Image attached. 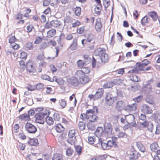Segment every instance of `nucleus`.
Instances as JSON below:
<instances>
[{
	"label": "nucleus",
	"mask_w": 160,
	"mask_h": 160,
	"mask_svg": "<svg viewBox=\"0 0 160 160\" xmlns=\"http://www.w3.org/2000/svg\"><path fill=\"white\" fill-rule=\"evenodd\" d=\"M24 9L23 14L20 12H19L14 15V19L15 20H19L17 22V25L23 24L24 23V20L22 19L23 17L28 18H30V16L29 14L31 12V10L26 7L24 8Z\"/></svg>",
	"instance_id": "nucleus-2"
},
{
	"label": "nucleus",
	"mask_w": 160,
	"mask_h": 160,
	"mask_svg": "<svg viewBox=\"0 0 160 160\" xmlns=\"http://www.w3.org/2000/svg\"><path fill=\"white\" fill-rule=\"evenodd\" d=\"M112 128L111 124H108L105 128L104 131V136L108 137L112 134Z\"/></svg>",
	"instance_id": "nucleus-13"
},
{
	"label": "nucleus",
	"mask_w": 160,
	"mask_h": 160,
	"mask_svg": "<svg viewBox=\"0 0 160 160\" xmlns=\"http://www.w3.org/2000/svg\"><path fill=\"white\" fill-rule=\"evenodd\" d=\"M55 81L57 82L60 85H63L65 83V81L62 78L60 77H57L55 76Z\"/></svg>",
	"instance_id": "nucleus-28"
},
{
	"label": "nucleus",
	"mask_w": 160,
	"mask_h": 160,
	"mask_svg": "<svg viewBox=\"0 0 160 160\" xmlns=\"http://www.w3.org/2000/svg\"><path fill=\"white\" fill-rule=\"evenodd\" d=\"M35 85H32L31 84H28L27 87V88L31 91H33L36 90Z\"/></svg>",
	"instance_id": "nucleus-53"
},
{
	"label": "nucleus",
	"mask_w": 160,
	"mask_h": 160,
	"mask_svg": "<svg viewBox=\"0 0 160 160\" xmlns=\"http://www.w3.org/2000/svg\"><path fill=\"white\" fill-rule=\"evenodd\" d=\"M67 141L71 145H75L77 141L76 137H68Z\"/></svg>",
	"instance_id": "nucleus-25"
},
{
	"label": "nucleus",
	"mask_w": 160,
	"mask_h": 160,
	"mask_svg": "<svg viewBox=\"0 0 160 160\" xmlns=\"http://www.w3.org/2000/svg\"><path fill=\"white\" fill-rule=\"evenodd\" d=\"M98 113L97 107L94 106L92 109L87 110L85 113L81 114L80 118L83 120L86 119L91 122H96L98 120V117L97 115Z\"/></svg>",
	"instance_id": "nucleus-1"
},
{
	"label": "nucleus",
	"mask_w": 160,
	"mask_h": 160,
	"mask_svg": "<svg viewBox=\"0 0 160 160\" xmlns=\"http://www.w3.org/2000/svg\"><path fill=\"white\" fill-rule=\"evenodd\" d=\"M53 119L55 121H59L60 119V115L57 112H55L54 113L53 116Z\"/></svg>",
	"instance_id": "nucleus-45"
},
{
	"label": "nucleus",
	"mask_w": 160,
	"mask_h": 160,
	"mask_svg": "<svg viewBox=\"0 0 160 160\" xmlns=\"http://www.w3.org/2000/svg\"><path fill=\"white\" fill-rule=\"evenodd\" d=\"M17 39L16 38L15 36L11 37L9 40V42L10 43L11 45L17 41Z\"/></svg>",
	"instance_id": "nucleus-54"
},
{
	"label": "nucleus",
	"mask_w": 160,
	"mask_h": 160,
	"mask_svg": "<svg viewBox=\"0 0 160 160\" xmlns=\"http://www.w3.org/2000/svg\"><path fill=\"white\" fill-rule=\"evenodd\" d=\"M76 152L79 155H80L82 152V148L81 146L77 145L75 148Z\"/></svg>",
	"instance_id": "nucleus-44"
},
{
	"label": "nucleus",
	"mask_w": 160,
	"mask_h": 160,
	"mask_svg": "<svg viewBox=\"0 0 160 160\" xmlns=\"http://www.w3.org/2000/svg\"><path fill=\"white\" fill-rule=\"evenodd\" d=\"M105 51V48H98L95 51L96 55H101L100 59L102 63H106L109 61V56L108 54L104 52Z\"/></svg>",
	"instance_id": "nucleus-3"
},
{
	"label": "nucleus",
	"mask_w": 160,
	"mask_h": 160,
	"mask_svg": "<svg viewBox=\"0 0 160 160\" xmlns=\"http://www.w3.org/2000/svg\"><path fill=\"white\" fill-rule=\"evenodd\" d=\"M141 109V111L146 114H151L152 112V110L148 105L144 104L143 105Z\"/></svg>",
	"instance_id": "nucleus-10"
},
{
	"label": "nucleus",
	"mask_w": 160,
	"mask_h": 160,
	"mask_svg": "<svg viewBox=\"0 0 160 160\" xmlns=\"http://www.w3.org/2000/svg\"><path fill=\"white\" fill-rule=\"evenodd\" d=\"M28 143L32 146H37L39 144L38 140L36 138L29 139Z\"/></svg>",
	"instance_id": "nucleus-22"
},
{
	"label": "nucleus",
	"mask_w": 160,
	"mask_h": 160,
	"mask_svg": "<svg viewBox=\"0 0 160 160\" xmlns=\"http://www.w3.org/2000/svg\"><path fill=\"white\" fill-rule=\"evenodd\" d=\"M95 134L98 138L104 136V131L103 128L100 127H98L95 132Z\"/></svg>",
	"instance_id": "nucleus-14"
},
{
	"label": "nucleus",
	"mask_w": 160,
	"mask_h": 160,
	"mask_svg": "<svg viewBox=\"0 0 160 160\" xmlns=\"http://www.w3.org/2000/svg\"><path fill=\"white\" fill-rule=\"evenodd\" d=\"M47 47V44L46 42H42L40 45L39 48L40 49H43Z\"/></svg>",
	"instance_id": "nucleus-59"
},
{
	"label": "nucleus",
	"mask_w": 160,
	"mask_h": 160,
	"mask_svg": "<svg viewBox=\"0 0 160 160\" xmlns=\"http://www.w3.org/2000/svg\"><path fill=\"white\" fill-rule=\"evenodd\" d=\"M99 6L98 7L97 6L94 8L95 13L98 15L100 14L101 11V7H102V5H101V6Z\"/></svg>",
	"instance_id": "nucleus-46"
},
{
	"label": "nucleus",
	"mask_w": 160,
	"mask_h": 160,
	"mask_svg": "<svg viewBox=\"0 0 160 160\" xmlns=\"http://www.w3.org/2000/svg\"><path fill=\"white\" fill-rule=\"evenodd\" d=\"M74 152V150L71 147H68L66 150V155L68 156H71L73 155Z\"/></svg>",
	"instance_id": "nucleus-33"
},
{
	"label": "nucleus",
	"mask_w": 160,
	"mask_h": 160,
	"mask_svg": "<svg viewBox=\"0 0 160 160\" xmlns=\"http://www.w3.org/2000/svg\"><path fill=\"white\" fill-rule=\"evenodd\" d=\"M20 58L24 60L26 59L27 58V53L24 52H22L20 54Z\"/></svg>",
	"instance_id": "nucleus-50"
},
{
	"label": "nucleus",
	"mask_w": 160,
	"mask_h": 160,
	"mask_svg": "<svg viewBox=\"0 0 160 160\" xmlns=\"http://www.w3.org/2000/svg\"><path fill=\"white\" fill-rule=\"evenodd\" d=\"M48 44L49 46L55 47L57 45V42L55 40H51L48 42Z\"/></svg>",
	"instance_id": "nucleus-60"
},
{
	"label": "nucleus",
	"mask_w": 160,
	"mask_h": 160,
	"mask_svg": "<svg viewBox=\"0 0 160 160\" xmlns=\"http://www.w3.org/2000/svg\"><path fill=\"white\" fill-rule=\"evenodd\" d=\"M45 121L46 123L49 125H51L54 123L53 118L51 117L47 116L46 117Z\"/></svg>",
	"instance_id": "nucleus-30"
},
{
	"label": "nucleus",
	"mask_w": 160,
	"mask_h": 160,
	"mask_svg": "<svg viewBox=\"0 0 160 160\" xmlns=\"http://www.w3.org/2000/svg\"><path fill=\"white\" fill-rule=\"evenodd\" d=\"M82 72V70H77L75 73L74 76L75 77L79 80L84 75Z\"/></svg>",
	"instance_id": "nucleus-29"
},
{
	"label": "nucleus",
	"mask_w": 160,
	"mask_h": 160,
	"mask_svg": "<svg viewBox=\"0 0 160 160\" xmlns=\"http://www.w3.org/2000/svg\"><path fill=\"white\" fill-rule=\"evenodd\" d=\"M145 67L141 62H138L136 64L135 69L138 73L139 72L144 70Z\"/></svg>",
	"instance_id": "nucleus-17"
},
{
	"label": "nucleus",
	"mask_w": 160,
	"mask_h": 160,
	"mask_svg": "<svg viewBox=\"0 0 160 160\" xmlns=\"http://www.w3.org/2000/svg\"><path fill=\"white\" fill-rule=\"evenodd\" d=\"M33 48V45L32 42H27L25 45V48L26 50H32Z\"/></svg>",
	"instance_id": "nucleus-42"
},
{
	"label": "nucleus",
	"mask_w": 160,
	"mask_h": 160,
	"mask_svg": "<svg viewBox=\"0 0 160 160\" xmlns=\"http://www.w3.org/2000/svg\"><path fill=\"white\" fill-rule=\"evenodd\" d=\"M74 12L76 16H79L81 14V8L79 7H77L74 8Z\"/></svg>",
	"instance_id": "nucleus-40"
},
{
	"label": "nucleus",
	"mask_w": 160,
	"mask_h": 160,
	"mask_svg": "<svg viewBox=\"0 0 160 160\" xmlns=\"http://www.w3.org/2000/svg\"><path fill=\"white\" fill-rule=\"evenodd\" d=\"M11 47L14 50H17L19 49L20 46L18 44L13 43L11 45Z\"/></svg>",
	"instance_id": "nucleus-61"
},
{
	"label": "nucleus",
	"mask_w": 160,
	"mask_h": 160,
	"mask_svg": "<svg viewBox=\"0 0 160 160\" xmlns=\"http://www.w3.org/2000/svg\"><path fill=\"white\" fill-rule=\"evenodd\" d=\"M36 90H40L43 89L44 87V85L41 83H40L35 85Z\"/></svg>",
	"instance_id": "nucleus-52"
},
{
	"label": "nucleus",
	"mask_w": 160,
	"mask_h": 160,
	"mask_svg": "<svg viewBox=\"0 0 160 160\" xmlns=\"http://www.w3.org/2000/svg\"><path fill=\"white\" fill-rule=\"evenodd\" d=\"M19 119L22 121H30L31 120L29 115H28L26 114H23L20 115L19 116Z\"/></svg>",
	"instance_id": "nucleus-23"
},
{
	"label": "nucleus",
	"mask_w": 160,
	"mask_h": 160,
	"mask_svg": "<svg viewBox=\"0 0 160 160\" xmlns=\"http://www.w3.org/2000/svg\"><path fill=\"white\" fill-rule=\"evenodd\" d=\"M107 156L106 155H99L98 160H106Z\"/></svg>",
	"instance_id": "nucleus-64"
},
{
	"label": "nucleus",
	"mask_w": 160,
	"mask_h": 160,
	"mask_svg": "<svg viewBox=\"0 0 160 160\" xmlns=\"http://www.w3.org/2000/svg\"><path fill=\"white\" fill-rule=\"evenodd\" d=\"M36 111L38 112H41L42 114L45 117L46 116H48L51 113L50 110L48 109H43L42 107L37 108L36 109Z\"/></svg>",
	"instance_id": "nucleus-7"
},
{
	"label": "nucleus",
	"mask_w": 160,
	"mask_h": 160,
	"mask_svg": "<svg viewBox=\"0 0 160 160\" xmlns=\"http://www.w3.org/2000/svg\"><path fill=\"white\" fill-rule=\"evenodd\" d=\"M77 64L78 67L81 69H82L83 67L86 65L85 62H83L81 60H78L77 62Z\"/></svg>",
	"instance_id": "nucleus-34"
},
{
	"label": "nucleus",
	"mask_w": 160,
	"mask_h": 160,
	"mask_svg": "<svg viewBox=\"0 0 160 160\" xmlns=\"http://www.w3.org/2000/svg\"><path fill=\"white\" fill-rule=\"evenodd\" d=\"M138 148L142 152H144L146 151V149L144 146L142 144L139 145L138 146Z\"/></svg>",
	"instance_id": "nucleus-63"
},
{
	"label": "nucleus",
	"mask_w": 160,
	"mask_h": 160,
	"mask_svg": "<svg viewBox=\"0 0 160 160\" xmlns=\"http://www.w3.org/2000/svg\"><path fill=\"white\" fill-rule=\"evenodd\" d=\"M125 120L128 124H126L124 126V128L126 129L131 127L137 126V124L134 121L135 118L133 115L129 114L125 115Z\"/></svg>",
	"instance_id": "nucleus-4"
},
{
	"label": "nucleus",
	"mask_w": 160,
	"mask_h": 160,
	"mask_svg": "<svg viewBox=\"0 0 160 160\" xmlns=\"http://www.w3.org/2000/svg\"><path fill=\"white\" fill-rule=\"evenodd\" d=\"M25 128L29 133H35L37 130L36 128L34 125L28 122L26 123Z\"/></svg>",
	"instance_id": "nucleus-5"
},
{
	"label": "nucleus",
	"mask_w": 160,
	"mask_h": 160,
	"mask_svg": "<svg viewBox=\"0 0 160 160\" xmlns=\"http://www.w3.org/2000/svg\"><path fill=\"white\" fill-rule=\"evenodd\" d=\"M51 24V21L49 22L48 21L44 25V28L47 29H48L51 28L52 27Z\"/></svg>",
	"instance_id": "nucleus-55"
},
{
	"label": "nucleus",
	"mask_w": 160,
	"mask_h": 160,
	"mask_svg": "<svg viewBox=\"0 0 160 160\" xmlns=\"http://www.w3.org/2000/svg\"><path fill=\"white\" fill-rule=\"evenodd\" d=\"M68 82L71 86H78L80 84L79 80L76 77H72L68 80Z\"/></svg>",
	"instance_id": "nucleus-9"
},
{
	"label": "nucleus",
	"mask_w": 160,
	"mask_h": 160,
	"mask_svg": "<svg viewBox=\"0 0 160 160\" xmlns=\"http://www.w3.org/2000/svg\"><path fill=\"white\" fill-rule=\"evenodd\" d=\"M102 27V24L101 19L100 18L97 19L95 26V28L96 31L97 32H100L101 31Z\"/></svg>",
	"instance_id": "nucleus-8"
},
{
	"label": "nucleus",
	"mask_w": 160,
	"mask_h": 160,
	"mask_svg": "<svg viewBox=\"0 0 160 160\" xmlns=\"http://www.w3.org/2000/svg\"><path fill=\"white\" fill-rule=\"evenodd\" d=\"M140 157V154L136 151H132L130 155L129 159L131 160H136Z\"/></svg>",
	"instance_id": "nucleus-15"
},
{
	"label": "nucleus",
	"mask_w": 160,
	"mask_h": 160,
	"mask_svg": "<svg viewBox=\"0 0 160 160\" xmlns=\"http://www.w3.org/2000/svg\"><path fill=\"white\" fill-rule=\"evenodd\" d=\"M82 69L80 70H82V72L84 75L88 74L90 72V69L88 67H84Z\"/></svg>",
	"instance_id": "nucleus-43"
},
{
	"label": "nucleus",
	"mask_w": 160,
	"mask_h": 160,
	"mask_svg": "<svg viewBox=\"0 0 160 160\" xmlns=\"http://www.w3.org/2000/svg\"><path fill=\"white\" fill-rule=\"evenodd\" d=\"M148 14L150 16L154 21L157 20L158 18V15L156 12L153 11L148 12Z\"/></svg>",
	"instance_id": "nucleus-18"
},
{
	"label": "nucleus",
	"mask_w": 160,
	"mask_h": 160,
	"mask_svg": "<svg viewBox=\"0 0 160 160\" xmlns=\"http://www.w3.org/2000/svg\"><path fill=\"white\" fill-rule=\"evenodd\" d=\"M95 142L94 138L93 137L90 136L88 138V142L90 144H92L94 143Z\"/></svg>",
	"instance_id": "nucleus-62"
},
{
	"label": "nucleus",
	"mask_w": 160,
	"mask_h": 160,
	"mask_svg": "<svg viewBox=\"0 0 160 160\" xmlns=\"http://www.w3.org/2000/svg\"><path fill=\"white\" fill-rule=\"evenodd\" d=\"M51 21L52 27L54 28L57 27L60 25V22L57 20H52Z\"/></svg>",
	"instance_id": "nucleus-37"
},
{
	"label": "nucleus",
	"mask_w": 160,
	"mask_h": 160,
	"mask_svg": "<svg viewBox=\"0 0 160 160\" xmlns=\"http://www.w3.org/2000/svg\"><path fill=\"white\" fill-rule=\"evenodd\" d=\"M103 93L104 90L102 88H99L95 94L97 100L101 98L103 96Z\"/></svg>",
	"instance_id": "nucleus-21"
},
{
	"label": "nucleus",
	"mask_w": 160,
	"mask_h": 160,
	"mask_svg": "<svg viewBox=\"0 0 160 160\" xmlns=\"http://www.w3.org/2000/svg\"><path fill=\"white\" fill-rule=\"evenodd\" d=\"M76 131L74 129L70 130L68 133V137H76Z\"/></svg>",
	"instance_id": "nucleus-48"
},
{
	"label": "nucleus",
	"mask_w": 160,
	"mask_h": 160,
	"mask_svg": "<svg viewBox=\"0 0 160 160\" xmlns=\"http://www.w3.org/2000/svg\"><path fill=\"white\" fill-rule=\"evenodd\" d=\"M112 81L114 86L115 85H118L121 84L123 80L120 78H116L113 79Z\"/></svg>",
	"instance_id": "nucleus-39"
},
{
	"label": "nucleus",
	"mask_w": 160,
	"mask_h": 160,
	"mask_svg": "<svg viewBox=\"0 0 160 160\" xmlns=\"http://www.w3.org/2000/svg\"><path fill=\"white\" fill-rule=\"evenodd\" d=\"M115 143V142L114 141L111 140L108 141L107 142V146L108 147V149H110L111 147H112Z\"/></svg>",
	"instance_id": "nucleus-49"
},
{
	"label": "nucleus",
	"mask_w": 160,
	"mask_h": 160,
	"mask_svg": "<svg viewBox=\"0 0 160 160\" xmlns=\"http://www.w3.org/2000/svg\"><path fill=\"white\" fill-rule=\"evenodd\" d=\"M129 78L131 80L134 82H138L140 80V78L138 76L135 75L130 76Z\"/></svg>",
	"instance_id": "nucleus-41"
},
{
	"label": "nucleus",
	"mask_w": 160,
	"mask_h": 160,
	"mask_svg": "<svg viewBox=\"0 0 160 160\" xmlns=\"http://www.w3.org/2000/svg\"><path fill=\"white\" fill-rule=\"evenodd\" d=\"M35 122L41 124H43L44 123V117L41 112H39L37 113L35 115Z\"/></svg>",
	"instance_id": "nucleus-6"
},
{
	"label": "nucleus",
	"mask_w": 160,
	"mask_h": 160,
	"mask_svg": "<svg viewBox=\"0 0 160 160\" xmlns=\"http://www.w3.org/2000/svg\"><path fill=\"white\" fill-rule=\"evenodd\" d=\"M78 126L80 131H83L85 128V123L83 121H80L78 123Z\"/></svg>",
	"instance_id": "nucleus-38"
},
{
	"label": "nucleus",
	"mask_w": 160,
	"mask_h": 160,
	"mask_svg": "<svg viewBox=\"0 0 160 160\" xmlns=\"http://www.w3.org/2000/svg\"><path fill=\"white\" fill-rule=\"evenodd\" d=\"M42 40V38L40 37H37L35 41H34V43L35 44H38L41 43Z\"/></svg>",
	"instance_id": "nucleus-56"
},
{
	"label": "nucleus",
	"mask_w": 160,
	"mask_h": 160,
	"mask_svg": "<svg viewBox=\"0 0 160 160\" xmlns=\"http://www.w3.org/2000/svg\"><path fill=\"white\" fill-rule=\"evenodd\" d=\"M81 24V22L78 20H75V22L72 23V27L75 28Z\"/></svg>",
	"instance_id": "nucleus-47"
},
{
	"label": "nucleus",
	"mask_w": 160,
	"mask_h": 160,
	"mask_svg": "<svg viewBox=\"0 0 160 160\" xmlns=\"http://www.w3.org/2000/svg\"><path fill=\"white\" fill-rule=\"evenodd\" d=\"M56 30L54 29H52L48 31L47 32V37L48 38H52L56 34Z\"/></svg>",
	"instance_id": "nucleus-26"
},
{
	"label": "nucleus",
	"mask_w": 160,
	"mask_h": 160,
	"mask_svg": "<svg viewBox=\"0 0 160 160\" xmlns=\"http://www.w3.org/2000/svg\"><path fill=\"white\" fill-rule=\"evenodd\" d=\"M110 4V2L109 0H104L103 5L105 8H108Z\"/></svg>",
	"instance_id": "nucleus-57"
},
{
	"label": "nucleus",
	"mask_w": 160,
	"mask_h": 160,
	"mask_svg": "<svg viewBox=\"0 0 160 160\" xmlns=\"http://www.w3.org/2000/svg\"><path fill=\"white\" fill-rule=\"evenodd\" d=\"M56 131L58 133H61L64 131L65 128L60 123H58L54 126Z\"/></svg>",
	"instance_id": "nucleus-20"
},
{
	"label": "nucleus",
	"mask_w": 160,
	"mask_h": 160,
	"mask_svg": "<svg viewBox=\"0 0 160 160\" xmlns=\"http://www.w3.org/2000/svg\"><path fill=\"white\" fill-rule=\"evenodd\" d=\"M19 68L21 71H24L26 69L27 67V63L22 60H20L19 62Z\"/></svg>",
	"instance_id": "nucleus-24"
},
{
	"label": "nucleus",
	"mask_w": 160,
	"mask_h": 160,
	"mask_svg": "<svg viewBox=\"0 0 160 160\" xmlns=\"http://www.w3.org/2000/svg\"><path fill=\"white\" fill-rule=\"evenodd\" d=\"M62 155L59 153H56L54 154L52 157V160H62Z\"/></svg>",
	"instance_id": "nucleus-27"
},
{
	"label": "nucleus",
	"mask_w": 160,
	"mask_h": 160,
	"mask_svg": "<svg viewBox=\"0 0 160 160\" xmlns=\"http://www.w3.org/2000/svg\"><path fill=\"white\" fill-rule=\"evenodd\" d=\"M150 18L148 16H145L141 20V23L142 25H146L149 22Z\"/></svg>",
	"instance_id": "nucleus-31"
},
{
	"label": "nucleus",
	"mask_w": 160,
	"mask_h": 160,
	"mask_svg": "<svg viewBox=\"0 0 160 160\" xmlns=\"http://www.w3.org/2000/svg\"><path fill=\"white\" fill-rule=\"evenodd\" d=\"M59 103L60 105L63 108H64L66 106V102L63 99H62L60 100L59 101Z\"/></svg>",
	"instance_id": "nucleus-58"
},
{
	"label": "nucleus",
	"mask_w": 160,
	"mask_h": 160,
	"mask_svg": "<svg viewBox=\"0 0 160 160\" xmlns=\"http://www.w3.org/2000/svg\"><path fill=\"white\" fill-rule=\"evenodd\" d=\"M137 105L136 103H133L131 105L126 106L125 108L126 110L132 111H135L137 109Z\"/></svg>",
	"instance_id": "nucleus-19"
},
{
	"label": "nucleus",
	"mask_w": 160,
	"mask_h": 160,
	"mask_svg": "<svg viewBox=\"0 0 160 160\" xmlns=\"http://www.w3.org/2000/svg\"><path fill=\"white\" fill-rule=\"evenodd\" d=\"M85 27L84 26H82L77 29V32L79 34H81L83 33Z\"/></svg>",
	"instance_id": "nucleus-51"
},
{
	"label": "nucleus",
	"mask_w": 160,
	"mask_h": 160,
	"mask_svg": "<svg viewBox=\"0 0 160 160\" xmlns=\"http://www.w3.org/2000/svg\"><path fill=\"white\" fill-rule=\"evenodd\" d=\"M113 86V84L112 81H108L105 83L103 86L104 88H112Z\"/></svg>",
	"instance_id": "nucleus-36"
},
{
	"label": "nucleus",
	"mask_w": 160,
	"mask_h": 160,
	"mask_svg": "<svg viewBox=\"0 0 160 160\" xmlns=\"http://www.w3.org/2000/svg\"><path fill=\"white\" fill-rule=\"evenodd\" d=\"M150 148L152 151L155 152L158 151L159 148V146L157 143H152L150 146Z\"/></svg>",
	"instance_id": "nucleus-32"
},
{
	"label": "nucleus",
	"mask_w": 160,
	"mask_h": 160,
	"mask_svg": "<svg viewBox=\"0 0 160 160\" xmlns=\"http://www.w3.org/2000/svg\"><path fill=\"white\" fill-rule=\"evenodd\" d=\"M94 122H91L90 121H89L87 123V127L88 129L93 130L95 129V126L93 123Z\"/></svg>",
	"instance_id": "nucleus-35"
},
{
	"label": "nucleus",
	"mask_w": 160,
	"mask_h": 160,
	"mask_svg": "<svg viewBox=\"0 0 160 160\" xmlns=\"http://www.w3.org/2000/svg\"><path fill=\"white\" fill-rule=\"evenodd\" d=\"M27 70L29 72H34L35 71L33 66V63L31 60H29L27 62Z\"/></svg>",
	"instance_id": "nucleus-11"
},
{
	"label": "nucleus",
	"mask_w": 160,
	"mask_h": 160,
	"mask_svg": "<svg viewBox=\"0 0 160 160\" xmlns=\"http://www.w3.org/2000/svg\"><path fill=\"white\" fill-rule=\"evenodd\" d=\"M79 83L82 84L87 83L90 81V78L89 76L85 75L79 80Z\"/></svg>",
	"instance_id": "nucleus-16"
},
{
	"label": "nucleus",
	"mask_w": 160,
	"mask_h": 160,
	"mask_svg": "<svg viewBox=\"0 0 160 160\" xmlns=\"http://www.w3.org/2000/svg\"><path fill=\"white\" fill-rule=\"evenodd\" d=\"M106 104L109 106L112 105L114 102V98L110 94H108L105 98Z\"/></svg>",
	"instance_id": "nucleus-12"
}]
</instances>
